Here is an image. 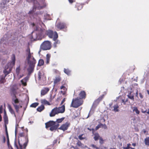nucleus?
Wrapping results in <instances>:
<instances>
[{"label":"nucleus","mask_w":149,"mask_h":149,"mask_svg":"<svg viewBox=\"0 0 149 149\" xmlns=\"http://www.w3.org/2000/svg\"><path fill=\"white\" fill-rule=\"evenodd\" d=\"M91 112V110L90 111L88 114V116L86 117V118H88L91 115V114H90Z\"/></svg>","instance_id":"49"},{"label":"nucleus","mask_w":149,"mask_h":149,"mask_svg":"<svg viewBox=\"0 0 149 149\" xmlns=\"http://www.w3.org/2000/svg\"><path fill=\"white\" fill-rule=\"evenodd\" d=\"M122 81V79H120L119 80V81L120 82V83H121V82Z\"/></svg>","instance_id":"59"},{"label":"nucleus","mask_w":149,"mask_h":149,"mask_svg":"<svg viewBox=\"0 0 149 149\" xmlns=\"http://www.w3.org/2000/svg\"><path fill=\"white\" fill-rule=\"evenodd\" d=\"M50 57L51 55L49 54H47L46 55V63L47 64L49 63Z\"/></svg>","instance_id":"26"},{"label":"nucleus","mask_w":149,"mask_h":149,"mask_svg":"<svg viewBox=\"0 0 149 149\" xmlns=\"http://www.w3.org/2000/svg\"><path fill=\"white\" fill-rule=\"evenodd\" d=\"M13 104L15 108V109L16 110V111H17V112H18L19 106V105H17L15 104H16V103H15L13 100Z\"/></svg>","instance_id":"33"},{"label":"nucleus","mask_w":149,"mask_h":149,"mask_svg":"<svg viewBox=\"0 0 149 149\" xmlns=\"http://www.w3.org/2000/svg\"><path fill=\"white\" fill-rule=\"evenodd\" d=\"M28 80V77H27L21 80V82L24 86L26 85V82Z\"/></svg>","instance_id":"20"},{"label":"nucleus","mask_w":149,"mask_h":149,"mask_svg":"<svg viewBox=\"0 0 149 149\" xmlns=\"http://www.w3.org/2000/svg\"><path fill=\"white\" fill-rule=\"evenodd\" d=\"M101 125L103 126V127L104 129H106L107 128V127L105 124H104L103 125L101 124Z\"/></svg>","instance_id":"44"},{"label":"nucleus","mask_w":149,"mask_h":149,"mask_svg":"<svg viewBox=\"0 0 149 149\" xmlns=\"http://www.w3.org/2000/svg\"><path fill=\"white\" fill-rule=\"evenodd\" d=\"M145 144L148 146H149V136L147 137L144 139Z\"/></svg>","instance_id":"28"},{"label":"nucleus","mask_w":149,"mask_h":149,"mask_svg":"<svg viewBox=\"0 0 149 149\" xmlns=\"http://www.w3.org/2000/svg\"><path fill=\"white\" fill-rule=\"evenodd\" d=\"M49 89L48 88H43L41 91V96L44 95L49 91Z\"/></svg>","instance_id":"14"},{"label":"nucleus","mask_w":149,"mask_h":149,"mask_svg":"<svg viewBox=\"0 0 149 149\" xmlns=\"http://www.w3.org/2000/svg\"><path fill=\"white\" fill-rule=\"evenodd\" d=\"M64 72L68 75H70V74L71 71L68 69H64Z\"/></svg>","instance_id":"32"},{"label":"nucleus","mask_w":149,"mask_h":149,"mask_svg":"<svg viewBox=\"0 0 149 149\" xmlns=\"http://www.w3.org/2000/svg\"><path fill=\"white\" fill-rule=\"evenodd\" d=\"M56 26L58 28L63 29L66 27V25L63 23H59L57 24Z\"/></svg>","instance_id":"15"},{"label":"nucleus","mask_w":149,"mask_h":149,"mask_svg":"<svg viewBox=\"0 0 149 149\" xmlns=\"http://www.w3.org/2000/svg\"><path fill=\"white\" fill-rule=\"evenodd\" d=\"M77 145L81 147H82V146L83 145L82 144L80 141H78L77 142Z\"/></svg>","instance_id":"42"},{"label":"nucleus","mask_w":149,"mask_h":149,"mask_svg":"<svg viewBox=\"0 0 149 149\" xmlns=\"http://www.w3.org/2000/svg\"><path fill=\"white\" fill-rule=\"evenodd\" d=\"M25 139L26 140V142L24 143L23 146L22 145H20L19 143V146L20 147V149H25L27 145V143L29 141L28 138L26 137ZM15 147H16L17 149H19L17 146L16 145V144H15Z\"/></svg>","instance_id":"10"},{"label":"nucleus","mask_w":149,"mask_h":149,"mask_svg":"<svg viewBox=\"0 0 149 149\" xmlns=\"http://www.w3.org/2000/svg\"><path fill=\"white\" fill-rule=\"evenodd\" d=\"M91 146H92L93 148H95L96 149H100L99 148L97 147L94 144H92L91 145Z\"/></svg>","instance_id":"43"},{"label":"nucleus","mask_w":149,"mask_h":149,"mask_svg":"<svg viewBox=\"0 0 149 149\" xmlns=\"http://www.w3.org/2000/svg\"><path fill=\"white\" fill-rule=\"evenodd\" d=\"M83 101L82 99L78 97L75 100L73 99L71 104V107L74 108H77L83 103Z\"/></svg>","instance_id":"7"},{"label":"nucleus","mask_w":149,"mask_h":149,"mask_svg":"<svg viewBox=\"0 0 149 149\" xmlns=\"http://www.w3.org/2000/svg\"><path fill=\"white\" fill-rule=\"evenodd\" d=\"M33 27V31L32 33L30 38L32 41L41 40L44 38L45 35L47 36L50 38H53L55 41L58 38V35L56 31L54 32L51 30H46L40 26L33 23L31 24Z\"/></svg>","instance_id":"1"},{"label":"nucleus","mask_w":149,"mask_h":149,"mask_svg":"<svg viewBox=\"0 0 149 149\" xmlns=\"http://www.w3.org/2000/svg\"><path fill=\"white\" fill-rule=\"evenodd\" d=\"M113 109L112 110V111L115 112H118L119 110L118 109L119 106L118 104H116L114 105L113 107Z\"/></svg>","instance_id":"22"},{"label":"nucleus","mask_w":149,"mask_h":149,"mask_svg":"<svg viewBox=\"0 0 149 149\" xmlns=\"http://www.w3.org/2000/svg\"><path fill=\"white\" fill-rule=\"evenodd\" d=\"M61 78L59 76H58L55 77L54 81V83L56 84L59 82L61 80Z\"/></svg>","instance_id":"29"},{"label":"nucleus","mask_w":149,"mask_h":149,"mask_svg":"<svg viewBox=\"0 0 149 149\" xmlns=\"http://www.w3.org/2000/svg\"><path fill=\"white\" fill-rule=\"evenodd\" d=\"M79 95L80 97V99H81L83 98H84L85 97L86 93L84 91H82L79 94Z\"/></svg>","instance_id":"24"},{"label":"nucleus","mask_w":149,"mask_h":149,"mask_svg":"<svg viewBox=\"0 0 149 149\" xmlns=\"http://www.w3.org/2000/svg\"><path fill=\"white\" fill-rule=\"evenodd\" d=\"M2 109H3V107L1 105V106H0V113H2Z\"/></svg>","instance_id":"46"},{"label":"nucleus","mask_w":149,"mask_h":149,"mask_svg":"<svg viewBox=\"0 0 149 149\" xmlns=\"http://www.w3.org/2000/svg\"><path fill=\"white\" fill-rule=\"evenodd\" d=\"M99 139L100 140V143L101 144H102L104 142V140H103L102 138L100 137L99 138Z\"/></svg>","instance_id":"41"},{"label":"nucleus","mask_w":149,"mask_h":149,"mask_svg":"<svg viewBox=\"0 0 149 149\" xmlns=\"http://www.w3.org/2000/svg\"><path fill=\"white\" fill-rule=\"evenodd\" d=\"M147 92L148 94L149 95V91L148 90H147Z\"/></svg>","instance_id":"63"},{"label":"nucleus","mask_w":149,"mask_h":149,"mask_svg":"<svg viewBox=\"0 0 149 149\" xmlns=\"http://www.w3.org/2000/svg\"><path fill=\"white\" fill-rule=\"evenodd\" d=\"M3 143H5L6 141V138L5 136H3Z\"/></svg>","instance_id":"51"},{"label":"nucleus","mask_w":149,"mask_h":149,"mask_svg":"<svg viewBox=\"0 0 149 149\" xmlns=\"http://www.w3.org/2000/svg\"><path fill=\"white\" fill-rule=\"evenodd\" d=\"M54 41L55 42L53 44V47L54 48H56L57 47V45H58L60 43V41L59 40H57V39Z\"/></svg>","instance_id":"25"},{"label":"nucleus","mask_w":149,"mask_h":149,"mask_svg":"<svg viewBox=\"0 0 149 149\" xmlns=\"http://www.w3.org/2000/svg\"><path fill=\"white\" fill-rule=\"evenodd\" d=\"M65 101V98H64L62 100V101L61 102V104H62L64 103V102Z\"/></svg>","instance_id":"50"},{"label":"nucleus","mask_w":149,"mask_h":149,"mask_svg":"<svg viewBox=\"0 0 149 149\" xmlns=\"http://www.w3.org/2000/svg\"><path fill=\"white\" fill-rule=\"evenodd\" d=\"M6 3L4 1H2L0 4V8L1 11L2 12H4L6 8Z\"/></svg>","instance_id":"11"},{"label":"nucleus","mask_w":149,"mask_h":149,"mask_svg":"<svg viewBox=\"0 0 149 149\" xmlns=\"http://www.w3.org/2000/svg\"><path fill=\"white\" fill-rule=\"evenodd\" d=\"M82 135H79V138L80 140H83V139H84V138L82 137Z\"/></svg>","instance_id":"45"},{"label":"nucleus","mask_w":149,"mask_h":149,"mask_svg":"<svg viewBox=\"0 0 149 149\" xmlns=\"http://www.w3.org/2000/svg\"><path fill=\"white\" fill-rule=\"evenodd\" d=\"M11 59L12 61L11 62L10 64L12 65L11 66H13L15 65V56L14 54H12L11 56Z\"/></svg>","instance_id":"21"},{"label":"nucleus","mask_w":149,"mask_h":149,"mask_svg":"<svg viewBox=\"0 0 149 149\" xmlns=\"http://www.w3.org/2000/svg\"><path fill=\"white\" fill-rule=\"evenodd\" d=\"M38 104V103L35 102L32 104L31 105L30 107H32L35 108L36 107Z\"/></svg>","instance_id":"39"},{"label":"nucleus","mask_w":149,"mask_h":149,"mask_svg":"<svg viewBox=\"0 0 149 149\" xmlns=\"http://www.w3.org/2000/svg\"><path fill=\"white\" fill-rule=\"evenodd\" d=\"M58 112L59 113H63L65 111V107L64 105H62L61 107L57 108Z\"/></svg>","instance_id":"17"},{"label":"nucleus","mask_w":149,"mask_h":149,"mask_svg":"<svg viewBox=\"0 0 149 149\" xmlns=\"http://www.w3.org/2000/svg\"><path fill=\"white\" fill-rule=\"evenodd\" d=\"M70 124L68 123H66L65 124L62 125L58 129L63 130V131L67 130Z\"/></svg>","instance_id":"12"},{"label":"nucleus","mask_w":149,"mask_h":149,"mask_svg":"<svg viewBox=\"0 0 149 149\" xmlns=\"http://www.w3.org/2000/svg\"><path fill=\"white\" fill-rule=\"evenodd\" d=\"M24 135V134L23 133H21L19 134V136L21 137L23 136Z\"/></svg>","instance_id":"54"},{"label":"nucleus","mask_w":149,"mask_h":149,"mask_svg":"<svg viewBox=\"0 0 149 149\" xmlns=\"http://www.w3.org/2000/svg\"><path fill=\"white\" fill-rule=\"evenodd\" d=\"M17 89V88L16 85H13L11 87V90L12 93L13 94L14 96L13 98V100L15 103H17L19 102L18 99L16 98L15 94L16 93V90Z\"/></svg>","instance_id":"8"},{"label":"nucleus","mask_w":149,"mask_h":149,"mask_svg":"<svg viewBox=\"0 0 149 149\" xmlns=\"http://www.w3.org/2000/svg\"><path fill=\"white\" fill-rule=\"evenodd\" d=\"M22 15H23V13H20V14H18L17 15V19L19 20L20 21V20H23L24 18V17L22 16ZM23 22V21L21 20L20 22L19 21L18 22L19 23H21L22 22Z\"/></svg>","instance_id":"16"},{"label":"nucleus","mask_w":149,"mask_h":149,"mask_svg":"<svg viewBox=\"0 0 149 149\" xmlns=\"http://www.w3.org/2000/svg\"><path fill=\"white\" fill-rule=\"evenodd\" d=\"M6 134L7 135V144L8 146L9 147V139L8 138V133L7 131V128L6 126Z\"/></svg>","instance_id":"36"},{"label":"nucleus","mask_w":149,"mask_h":149,"mask_svg":"<svg viewBox=\"0 0 149 149\" xmlns=\"http://www.w3.org/2000/svg\"><path fill=\"white\" fill-rule=\"evenodd\" d=\"M127 96L131 100H134V95L131 94L130 93V94L128 95Z\"/></svg>","instance_id":"38"},{"label":"nucleus","mask_w":149,"mask_h":149,"mask_svg":"<svg viewBox=\"0 0 149 149\" xmlns=\"http://www.w3.org/2000/svg\"><path fill=\"white\" fill-rule=\"evenodd\" d=\"M112 103H110V104H109V105L110 107H111V105H112Z\"/></svg>","instance_id":"62"},{"label":"nucleus","mask_w":149,"mask_h":149,"mask_svg":"<svg viewBox=\"0 0 149 149\" xmlns=\"http://www.w3.org/2000/svg\"><path fill=\"white\" fill-rule=\"evenodd\" d=\"M45 0H26L27 2H29L33 1V8L32 10H31L29 12V14L31 19L33 18H36L37 19L38 17H39L37 15L39 14V13L35 14L34 15L33 14L35 11L37 10H40L42 9L43 8L46 6V3L45 1Z\"/></svg>","instance_id":"2"},{"label":"nucleus","mask_w":149,"mask_h":149,"mask_svg":"<svg viewBox=\"0 0 149 149\" xmlns=\"http://www.w3.org/2000/svg\"><path fill=\"white\" fill-rule=\"evenodd\" d=\"M10 0H3L2 1H4L6 3H8L10 1Z\"/></svg>","instance_id":"48"},{"label":"nucleus","mask_w":149,"mask_h":149,"mask_svg":"<svg viewBox=\"0 0 149 149\" xmlns=\"http://www.w3.org/2000/svg\"><path fill=\"white\" fill-rule=\"evenodd\" d=\"M26 59L28 65L27 70L28 75H30L33 71L36 60L33 56V53L31 52L30 48L28 47L26 51Z\"/></svg>","instance_id":"3"},{"label":"nucleus","mask_w":149,"mask_h":149,"mask_svg":"<svg viewBox=\"0 0 149 149\" xmlns=\"http://www.w3.org/2000/svg\"><path fill=\"white\" fill-rule=\"evenodd\" d=\"M103 95L101 96L100 97H99L93 103V106H94L95 105H97L102 100L103 98Z\"/></svg>","instance_id":"18"},{"label":"nucleus","mask_w":149,"mask_h":149,"mask_svg":"<svg viewBox=\"0 0 149 149\" xmlns=\"http://www.w3.org/2000/svg\"><path fill=\"white\" fill-rule=\"evenodd\" d=\"M59 113L57 109V107H55L52 110L49 114V116L50 117H53L55 115Z\"/></svg>","instance_id":"13"},{"label":"nucleus","mask_w":149,"mask_h":149,"mask_svg":"<svg viewBox=\"0 0 149 149\" xmlns=\"http://www.w3.org/2000/svg\"><path fill=\"white\" fill-rule=\"evenodd\" d=\"M20 70V66H19L17 67V68L16 70V72L17 75H18L19 74Z\"/></svg>","instance_id":"40"},{"label":"nucleus","mask_w":149,"mask_h":149,"mask_svg":"<svg viewBox=\"0 0 149 149\" xmlns=\"http://www.w3.org/2000/svg\"><path fill=\"white\" fill-rule=\"evenodd\" d=\"M44 77V73L42 70L40 71L38 73V78L40 79L41 78Z\"/></svg>","instance_id":"19"},{"label":"nucleus","mask_w":149,"mask_h":149,"mask_svg":"<svg viewBox=\"0 0 149 149\" xmlns=\"http://www.w3.org/2000/svg\"><path fill=\"white\" fill-rule=\"evenodd\" d=\"M8 109H9V111L10 112V113L11 114H14V116L16 118V126H15V135H16V132H17V126H18V124H17V119L16 118V115H15V112H14V111H13V109L11 108V106L10 105H8Z\"/></svg>","instance_id":"9"},{"label":"nucleus","mask_w":149,"mask_h":149,"mask_svg":"<svg viewBox=\"0 0 149 149\" xmlns=\"http://www.w3.org/2000/svg\"><path fill=\"white\" fill-rule=\"evenodd\" d=\"M99 127H100L99 126H98L96 127L95 129L96 130H97L99 128Z\"/></svg>","instance_id":"58"},{"label":"nucleus","mask_w":149,"mask_h":149,"mask_svg":"<svg viewBox=\"0 0 149 149\" xmlns=\"http://www.w3.org/2000/svg\"><path fill=\"white\" fill-rule=\"evenodd\" d=\"M45 107L43 105H41L40 106L38 107L37 109L38 111L41 112L44 109Z\"/></svg>","instance_id":"27"},{"label":"nucleus","mask_w":149,"mask_h":149,"mask_svg":"<svg viewBox=\"0 0 149 149\" xmlns=\"http://www.w3.org/2000/svg\"><path fill=\"white\" fill-rule=\"evenodd\" d=\"M139 95H140V97L141 98H143V96L142 95L141 93H139Z\"/></svg>","instance_id":"53"},{"label":"nucleus","mask_w":149,"mask_h":149,"mask_svg":"<svg viewBox=\"0 0 149 149\" xmlns=\"http://www.w3.org/2000/svg\"><path fill=\"white\" fill-rule=\"evenodd\" d=\"M44 63V61L42 59H40L38 61V66H40L43 65Z\"/></svg>","instance_id":"34"},{"label":"nucleus","mask_w":149,"mask_h":149,"mask_svg":"<svg viewBox=\"0 0 149 149\" xmlns=\"http://www.w3.org/2000/svg\"><path fill=\"white\" fill-rule=\"evenodd\" d=\"M45 125V127L46 128L50 127L49 130L51 131L56 130L59 125V124L57 123V122L52 120L49 121L46 123Z\"/></svg>","instance_id":"4"},{"label":"nucleus","mask_w":149,"mask_h":149,"mask_svg":"<svg viewBox=\"0 0 149 149\" xmlns=\"http://www.w3.org/2000/svg\"><path fill=\"white\" fill-rule=\"evenodd\" d=\"M68 1L70 3H72L73 2L72 0H68Z\"/></svg>","instance_id":"57"},{"label":"nucleus","mask_w":149,"mask_h":149,"mask_svg":"<svg viewBox=\"0 0 149 149\" xmlns=\"http://www.w3.org/2000/svg\"><path fill=\"white\" fill-rule=\"evenodd\" d=\"M133 111L135 112L137 114H139L140 111L138 109L137 107H133Z\"/></svg>","instance_id":"35"},{"label":"nucleus","mask_w":149,"mask_h":149,"mask_svg":"<svg viewBox=\"0 0 149 149\" xmlns=\"http://www.w3.org/2000/svg\"><path fill=\"white\" fill-rule=\"evenodd\" d=\"M64 118H61L57 119L55 122H57V123L59 124V123H61L64 119Z\"/></svg>","instance_id":"37"},{"label":"nucleus","mask_w":149,"mask_h":149,"mask_svg":"<svg viewBox=\"0 0 149 149\" xmlns=\"http://www.w3.org/2000/svg\"><path fill=\"white\" fill-rule=\"evenodd\" d=\"M9 64V63L8 64L7 66L5 67V68L3 71L4 74H3L1 77L0 84H3L5 82V77L10 73L11 70V67H9L8 66Z\"/></svg>","instance_id":"5"},{"label":"nucleus","mask_w":149,"mask_h":149,"mask_svg":"<svg viewBox=\"0 0 149 149\" xmlns=\"http://www.w3.org/2000/svg\"><path fill=\"white\" fill-rule=\"evenodd\" d=\"M123 149H130L129 148H127V147H123Z\"/></svg>","instance_id":"60"},{"label":"nucleus","mask_w":149,"mask_h":149,"mask_svg":"<svg viewBox=\"0 0 149 149\" xmlns=\"http://www.w3.org/2000/svg\"><path fill=\"white\" fill-rule=\"evenodd\" d=\"M122 102L124 104H125H125L126 102L124 100H122Z\"/></svg>","instance_id":"55"},{"label":"nucleus","mask_w":149,"mask_h":149,"mask_svg":"<svg viewBox=\"0 0 149 149\" xmlns=\"http://www.w3.org/2000/svg\"><path fill=\"white\" fill-rule=\"evenodd\" d=\"M146 113L148 114H149V110L148 111H147L146 112Z\"/></svg>","instance_id":"64"},{"label":"nucleus","mask_w":149,"mask_h":149,"mask_svg":"<svg viewBox=\"0 0 149 149\" xmlns=\"http://www.w3.org/2000/svg\"><path fill=\"white\" fill-rule=\"evenodd\" d=\"M60 88L61 89H64V88H65V87L63 86H62Z\"/></svg>","instance_id":"56"},{"label":"nucleus","mask_w":149,"mask_h":149,"mask_svg":"<svg viewBox=\"0 0 149 149\" xmlns=\"http://www.w3.org/2000/svg\"><path fill=\"white\" fill-rule=\"evenodd\" d=\"M51 47V43L50 41L47 40L44 41L41 45L40 49L44 50L50 49Z\"/></svg>","instance_id":"6"},{"label":"nucleus","mask_w":149,"mask_h":149,"mask_svg":"<svg viewBox=\"0 0 149 149\" xmlns=\"http://www.w3.org/2000/svg\"><path fill=\"white\" fill-rule=\"evenodd\" d=\"M94 139L95 141H97L99 138L100 137L98 134L96 133L94 134Z\"/></svg>","instance_id":"31"},{"label":"nucleus","mask_w":149,"mask_h":149,"mask_svg":"<svg viewBox=\"0 0 149 149\" xmlns=\"http://www.w3.org/2000/svg\"><path fill=\"white\" fill-rule=\"evenodd\" d=\"M131 145L130 144L128 143L127 144V146L126 147H127V148H130V146Z\"/></svg>","instance_id":"52"},{"label":"nucleus","mask_w":149,"mask_h":149,"mask_svg":"<svg viewBox=\"0 0 149 149\" xmlns=\"http://www.w3.org/2000/svg\"><path fill=\"white\" fill-rule=\"evenodd\" d=\"M132 145L134 146H136V144L135 143H132Z\"/></svg>","instance_id":"61"},{"label":"nucleus","mask_w":149,"mask_h":149,"mask_svg":"<svg viewBox=\"0 0 149 149\" xmlns=\"http://www.w3.org/2000/svg\"><path fill=\"white\" fill-rule=\"evenodd\" d=\"M6 111L4 112V116L3 117L4 121L6 124H8V120L7 116L6 115Z\"/></svg>","instance_id":"30"},{"label":"nucleus","mask_w":149,"mask_h":149,"mask_svg":"<svg viewBox=\"0 0 149 149\" xmlns=\"http://www.w3.org/2000/svg\"><path fill=\"white\" fill-rule=\"evenodd\" d=\"M82 6L81 5H80V6L79 7L77 8V10H81L82 8Z\"/></svg>","instance_id":"47"},{"label":"nucleus","mask_w":149,"mask_h":149,"mask_svg":"<svg viewBox=\"0 0 149 149\" xmlns=\"http://www.w3.org/2000/svg\"><path fill=\"white\" fill-rule=\"evenodd\" d=\"M41 103L43 104L50 105V104L49 102L45 99H42L41 100Z\"/></svg>","instance_id":"23"}]
</instances>
